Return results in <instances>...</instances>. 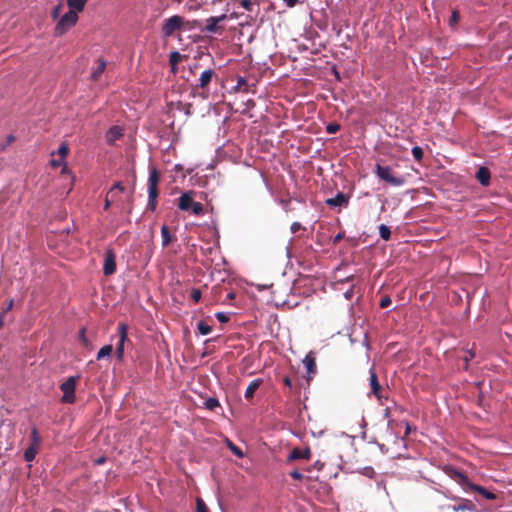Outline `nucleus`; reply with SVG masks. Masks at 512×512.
Wrapping results in <instances>:
<instances>
[{
    "label": "nucleus",
    "instance_id": "53",
    "mask_svg": "<svg viewBox=\"0 0 512 512\" xmlns=\"http://www.w3.org/2000/svg\"><path fill=\"white\" fill-rule=\"evenodd\" d=\"M12 307H13V300L11 299L8 302L7 307L5 308V310L2 313H4V315H5L8 311H10L12 309Z\"/></svg>",
    "mask_w": 512,
    "mask_h": 512
},
{
    "label": "nucleus",
    "instance_id": "41",
    "mask_svg": "<svg viewBox=\"0 0 512 512\" xmlns=\"http://www.w3.org/2000/svg\"><path fill=\"white\" fill-rule=\"evenodd\" d=\"M191 299L197 303L201 300V297H202V293L200 291V289H193L191 291V295H190Z\"/></svg>",
    "mask_w": 512,
    "mask_h": 512
},
{
    "label": "nucleus",
    "instance_id": "27",
    "mask_svg": "<svg viewBox=\"0 0 512 512\" xmlns=\"http://www.w3.org/2000/svg\"><path fill=\"white\" fill-rule=\"evenodd\" d=\"M240 5L248 12H253L255 8L258 9L259 3L257 0H238Z\"/></svg>",
    "mask_w": 512,
    "mask_h": 512
},
{
    "label": "nucleus",
    "instance_id": "34",
    "mask_svg": "<svg viewBox=\"0 0 512 512\" xmlns=\"http://www.w3.org/2000/svg\"><path fill=\"white\" fill-rule=\"evenodd\" d=\"M115 190H119L120 192L125 191V187L121 182H116L111 189L108 191V195L111 196V198H115Z\"/></svg>",
    "mask_w": 512,
    "mask_h": 512
},
{
    "label": "nucleus",
    "instance_id": "5",
    "mask_svg": "<svg viewBox=\"0 0 512 512\" xmlns=\"http://www.w3.org/2000/svg\"><path fill=\"white\" fill-rule=\"evenodd\" d=\"M78 21V13L74 10H69L58 21L55 27V35L61 36L65 34L70 28L75 26Z\"/></svg>",
    "mask_w": 512,
    "mask_h": 512
},
{
    "label": "nucleus",
    "instance_id": "39",
    "mask_svg": "<svg viewBox=\"0 0 512 512\" xmlns=\"http://www.w3.org/2000/svg\"><path fill=\"white\" fill-rule=\"evenodd\" d=\"M196 508H197V512H208V508H207L205 502L201 498H197Z\"/></svg>",
    "mask_w": 512,
    "mask_h": 512
},
{
    "label": "nucleus",
    "instance_id": "58",
    "mask_svg": "<svg viewBox=\"0 0 512 512\" xmlns=\"http://www.w3.org/2000/svg\"><path fill=\"white\" fill-rule=\"evenodd\" d=\"M389 416H390V409H389V408H386V409L384 410V417H385V418H389Z\"/></svg>",
    "mask_w": 512,
    "mask_h": 512
},
{
    "label": "nucleus",
    "instance_id": "46",
    "mask_svg": "<svg viewBox=\"0 0 512 512\" xmlns=\"http://www.w3.org/2000/svg\"><path fill=\"white\" fill-rule=\"evenodd\" d=\"M290 476L295 479V480H302L303 479V474H301L298 470H293L291 473H290Z\"/></svg>",
    "mask_w": 512,
    "mask_h": 512
},
{
    "label": "nucleus",
    "instance_id": "51",
    "mask_svg": "<svg viewBox=\"0 0 512 512\" xmlns=\"http://www.w3.org/2000/svg\"><path fill=\"white\" fill-rule=\"evenodd\" d=\"M80 339L85 345L87 344L88 340L85 337V328L80 330Z\"/></svg>",
    "mask_w": 512,
    "mask_h": 512
},
{
    "label": "nucleus",
    "instance_id": "49",
    "mask_svg": "<svg viewBox=\"0 0 512 512\" xmlns=\"http://www.w3.org/2000/svg\"><path fill=\"white\" fill-rule=\"evenodd\" d=\"M344 236H345L344 232L338 233L336 236H334V238L332 240L333 244L339 243L344 238Z\"/></svg>",
    "mask_w": 512,
    "mask_h": 512
},
{
    "label": "nucleus",
    "instance_id": "31",
    "mask_svg": "<svg viewBox=\"0 0 512 512\" xmlns=\"http://www.w3.org/2000/svg\"><path fill=\"white\" fill-rule=\"evenodd\" d=\"M197 328H198V331L200 332V334H202V335H207L212 331V327L210 325H208L205 321H200L197 324Z\"/></svg>",
    "mask_w": 512,
    "mask_h": 512
},
{
    "label": "nucleus",
    "instance_id": "50",
    "mask_svg": "<svg viewBox=\"0 0 512 512\" xmlns=\"http://www.w3.org/2000/svg\"><path fill=\"white\" fill-rule=\"evenodd\" d=\"M282 381H283V384H284L286 387H288V388L292 389V380L290 379V377H289V376H284V377H283V379H282Z\"/></svg>",
    "mask_w": 512,
    "mask_h": 512
},
{
    "label": "nucleus",
    "instance_id": "2",
    "mask_svg": "<svg viewBox=\"0 0 512 512\" xmlns=\"http://www.w3.org/2000/svg\"><path fill=\"white\" fill-rule=\"evenodd\" d=\"M375 174L380 180L390 184L391 186H401L405 182L404 177L394 175L393 170L390 166L376 164Z\"/></svg>",
    "mask_w": 512,
    "mask_h": 512
},
{
    "label": "nucleus",
    "instance_id": "55",
    "mask_svg": "<svg viewBox=\"0 0 512 512\" xmlns=\"http://www.w3.org/2000/svg\"><path fill=\"white\" fill-rule=\"evenodd\" d=\"M106 461V458L105 457H100L98 459L95 460V464L97 465H101V464H104Z\"/></svg>",
    "mask_w": 512,
    "mask_h": 512
},
{
    "label": "nucleus",
    "instance_id": "6",
    "mask_svg": "<svg viewBox=\"0 0 512 512\" xmlns=\"http://www.w3.org/2000/svg\"><path fill=\"white\" fill-rule=\"evenodd\" d=\"M369 385L371 388V394H373L380 404L383 405L382 400L387 399V396L384 395V389L379 383L377 374L372 369L370 370Z\"/></svg>",
    "mask_w": 512,
    "mask_h": 512
},
{
    "label": "nucleus",
    "instance_id": "22",
    "mask_svg": "<svg viewBox=\"0 0 512 512\" xmlns=\"http://www.w3.org/2000/svg\"><path fill=\"white\" fill-rule=\"evenodd\" d=\"M106 69V61L103 59H98L97 66L93 69L91 78L92 80L96 81L100 77V75L105 71Z\"/></svg>",
    "mask_w": 512,
    "mask_h": 512
},
{
    "label": "nucleus",
    "instance_id": "44",
    "mask_svg": "<svg viewBox=\"0 0 512 512\" xmlns=\"http://www.w3.org/2000/svg\"><path fill=\"white\" fill-rule=\"evenodd\" d=\"M391 304V298L389 296H385L380 301L381 308H387Z\"/></svg>",
    "mask_w": 512,
    "mask_h": 512
},
{
    "label": "nucleus",
    "instance_id": "56",
    "mask_svg": "<svg viewBox=\"0 0 512 512\" xmlns=\"http://www.w3.org/2000/svg\"><path fill=\"white\" fill-rule=\"evenodd\" d=\"M14 140H15L14 136H13V135H9V136L7 137V144H8V145H9V144H11Z\"/></svg>",
    "mask_w": 512,
    "mask_h": 512
},
{
    "label": "nucleus",
    "instance_id": "62",
    "mask_svg": "<svg viewBox=\"0 0 512 512\" xmlns=\"http://www.w3.org/2000/svg\"><path fill=\"white\" fill-rule=\"evenodd\" d=\"M410 432V425L409 423L406 422V431H405V434L408 435Z\"/></svg>",
    "mask_w": 512,
    "mask_h": 512
},
{
    "label": "nucleus",
    "instance_id": "18",
    "mask_svg": "<svg viewBox=\"0 0 512 512\" xmlns=\"http://www.w3.org/2000/svg\"><path fill=\"white\" fill-rule=\"evenodd\" d=\"M161 238L163 247H167L170 243L176 241V236L170 233L169 227L166 225L161 227Z\"/></svg>",
    "mask_w": 512,
    "mask_h": 512
},
{
    "label": "nucleus",
    "instance_id": "13",
    "mask_svg": "<svg viewBox=\"0 0 512 512\" xmlns=\"http://www.w3.org/2000/svg\"><path fill=\"white\" fill-rule=\"evenodd\" d=\"M255 84H248L247 80L242 77V76H238L237 77V84L235 85V87L233 88V90L235 92H243V93H255L256 90H255Z\"/></svg>",
    "mask_w": 512,
    "mask_h": 512
},
{
    "label": "nucleus",
    "instance_id": "19",
    "mask_svg": "<svg viewBox=\"0 0 512 512\" xmlns=\"http://www.w3.org/2000/svg\"><path fill=\"white\" fill-rule=\"evenodd\" d=\"M469 487H470V489L472 491L481 494L483 497H485L488 500H495L496 499V495L494 493L488 491L486 488H484L482 486L470 483Z\"/></svg>",
    "mask_w": 512,
    "mask_h": 512
},
{
    "label": "nucleus",
    "instance_id": "52",
    "mask_svg": "<svg viewBox=\"0 0 512 512\" xmlns=\"http://www.w3.org/2000/svg\"><path fill=\"white\" fill-rule=\"evenodd\" d=\"M298 1L299 0H284L288 7H294L298 3Z\"/></svg>",
    "mask_w": 512,
    "mask_h": 512
},
{
    "label": "nucleus",
    "instance_id": "43",
    "mask_svg": "<svg viewBox=\"0 0 512 512\" xmlns=\"http://www.w3.org/2000/svg\"><path fill=\"white\" fill-rule=\"evenodd\" d=\"M474 357L475 354L471 350L465 352V356L463 357V360L465 361V369L468 368V362L472 360Z\"/></svg>",
    "mask_w": 512,
    "mask_h": 512
},
{
    "label": "nucleus",
    "instance_id": "29",
    "mask_svg": "<svg viewBox=\"0 0 512 512\" xmlns=\"http://www.w3.org/2000/svg\"><path fill=\"white\" fill-rule=\"evenodd\" d=\"M112 351H113L112 345L103 346L97 353V360H100L106 356L111 355Z\"/></svg>",
    "mask_w": 512,
    "mask_h": 512
},
{
    "label": "nucleus",
    "instance_id": "32",
    "mask_svg": "<svg viewBox=\"0 0 512 512\" xmlns=\"http://www.w3.org/2000/svg\"><path fill=\"white\" fill-rule=\"evenodd\" d=\"M412 155L416 161H418V162L422 161L423 156H424L423 149L420 146H414L412 148Z\"/></svg>",
    "mask_w": 512,
    "mask_h": 512
},
{
    "label": "nucleus",
    "instance_id": "7",
    "mask_svg": "<svg viewBox=\"0 0 512 512\" xmlns=\"http://www.w3.org/2000/svg\"><path fill=\"white\" fill-rule=\"evenodd\" d=\"M119 333V342L116 347V354L119 360H122L124 354V345L128 341V326L125 323H119L117 327Z\"/></svg>",
    "mask_w": 512,
    "mask_h": 512
},
{
    "label": "nucleus",
    "instance_id": "36",
    "mask_svg": "<svg viewBox=\"0 0 512 512\" xmlns=\"http://www.w3.org/2000/svg\"><path fill=\"white\" fill-rule=\"evenodd\" d=\"M69 153V147L66 143H62L58 150H57V154L60 156V158L64 159Z\"/></svg>",
    "mask_w": 512,
    "mask_h": 512
},
{
    "label": "nucleus",
    "instance_id": "64",
    "mask_svg": "<svg viewBox=\"0 0 512 512\" xmlns=\"http://www.w3.org/2000/svg\"><path fill=\"white\" fill-rule=\"evenodd\" d=\"M459 476H460L462 479H464V480H466V479H467V478H466V476H464L463 474H459Z\"/></svg>",
    "mask_w": 512,
    "mask_h": 512
},
{
    "label": "nucleus",
    "instance_id": "8",
    "mask_svg": "<svg viewBox=\"0 0 512 512\" xmlns=\"http://www.w3.org/2000/svg\"><path fill=\"white\" fill-rule=\"evenodd\" d=\"M103 272L106 276H110L116 272V256L112 249L106 250Z\"/></svg>",
    "mask_w": 512,
    "mask_h": 512
},
{
    "label": "nucleus",
    "instance_id": "35",
    "mask_svg": "<svg viewBox=\"0 0 512 512\" xmlns=\"http://www.w3.org/2000/svg\"><path fill=\"white\" fill-rule=\"evenodd\" d=\"M341 126L340 124L336 122H331L326 126V132L328 134H335L340 130Z\"/></svg>",
    "mask_w": 512,
    "mask_h": 512
},
{
    "label": "nucleus",
    "instance_id": "3",
    "mask_svg": "<svg viewBox=\"0 0 512 512\" xmlns=\"http://www.w3.org/2000/svg\"><path fill=\"white\" fill-rule=\"evenodd\" d=\"M185 19L179 15H173L164 20L161 28V32L164 38H169L174 35L175 32L184 29Z\"/></svg>",
    "mask_w": 512,
    "mask_h": 512
},
{
    "label": "nucleus",
    "instance_id": "61",
    "mask_svg": "<svg viewBox=\"0 0 512 512\" xmlns=\"http://www.w3.org/2000/svg\"><path fill=\"white\" fill-rule=\"evenodd\" d=\"M62 166H63V168H62V173H67V172H68V167H67V165L64 163Z\"/></svg>",
    "mask_w": 512,
    "mask_h": 512
},
{
    "label": "nucleus",
    "instance_id": "42",
    "mask_svg": "<svg viewBox=\"0 0 512 512\" xmlns=\"http://www.w3.org/2000/svg\"><path fill=\"white\" fill-rule=\"evenodd\" d=\"M62 8L63 6L61 3L56 5L51 12V17L53 19H57L59 17L60 12L62 11Z\"/></svg>",
    "mask_w": 512,
    "mask_h": 512
},
{
    "label": "nucleus",
    "instance_id": "10",
    "mask_svg": "<svg viewBox=\"0 0 512 512\" xmlns=\"http://www.w3.org/2000/svg\"><path fill=\"white\" fill-rule=\"evenodd\" d=\"M160 181V174L156 168H152L149 173L148 178V193H151V196H155V192H158V184Z\"/></svg>",
    "mask_w": 512,
    "mask_h": 512
},
{
    "label": "nucleus",
    "instance_id": "23",
    "mask_svg": "<svg viewBox=\"0 0 512 512\" xmlns=\"http://www.w3.org/2000/svg\"><path fill=\"white\" fill-rule=\"evenodd\" d=\"M303 363L309 374H314L316 372V361L311 354L305 356Z\"/></svg>",
    "mask_w": 512,
    "mask_h": 512
},
{
    "label": "nucleus",
    "instance_id": "48",
    "mask_svg": "<svg viewBox=\"0 0 512 512\" xmlns=\"http://www.w3.org/2000/svg\"><path fill=\"white\" fill-rule=\"evenodd\" d=\"M113 200H114V198H111L110 195H108V194L106 195L105 204H104V209L105 210H108L110 208L111 203H112Z\"/></svg>",
    "mask_w": 512,
    "mask_h": 512
},
{
    "label": "nucleus",
    "instance_id": "38",
    "mask_svg": "<svg viewBox=\"0 0 512 512\" xmlns=\"http://www.w3.org/2000/svg\"><path fill=\"white\" fill-rule=\"evenodd\" d=\"M158 197V192H155V196H151V193H148V207L154 211L156 209V199Z\"/></svg>",
    "mask_w": 512,
    "mask_h": 512
},
{
    "label": "nucleus",
    "instance_id": "9",
    "mask_svg": "<svg viewBox=\"0 0 512 512\" xmlns=\"http://www.w3.org/2000/svg\"><path fill=\"white\" fill-rule=\"evenodd\" d=\"M227 19L226 14H222L220 16H212L206 20L205 31L208 33H218L221 32V27L218 24Z\"/></svg>",
    "mask_w": 512,
    "mask_h": 512
},
{
    "label": "nucleus",
    "instance_id": "16",
    "mask_svg": "<svg viewBox=\"0 0 512 512\" xmlns=\"http://www.w3.org/2000/svg\"><path fill=\"white\" fill-rule=\"evenodd\" d=\"M491 173L487 167H480L476 173V179L483 186H488L490 184Z\"/></svg>",
    "mask_w": 512,
    "mask_h": 512
},
{
    "label": "nucleus",
    "instance_id": "24",
    "mask_svg": "<svg viewBox=\"0 0 512 512\" xmlns=\"http://www.w3.org/2000/svg\"><path fill=\"white\" fill-rule=\"evenodd\" d=\"M183 55L178 51H173L169 55V63L173 72L176 70V66L183 60Z\"/></svg>",
    "mask_w": 512,
    "mask_h": 512
},
{
    "label": "nucleus",
    "instance_id": "4",
    "mask_svg": "<svg viewBox=\"0 0 512 512\" xmlns=\"http://www.w3.org/2000/svg\"><path fill=\"white\" fill-rule=\"evenodd\" d=\"M79 377L70 376L65 382L60 385V389L63 392L61 402L65 404H73L76 401V385Z\"/></svg>",
    "mask_w": 512,
    "mask_h": 512
},
{
    "label": "nucleus",
    "instance_id": "25",
    "mask_svg": "<svg viewBox=\"0 0 512 512\" xmlns=\"http://www.w3.org/2000/svg\"><path fill=\"white\" fill-rule=\"evenodd\" d=\"M42 438L36 427H32L30 434V445L40 449Z\"/></svg>",
    "mask_w": 512,
    "mask_h": 512
},
{
    "label": "nucleus",
    "instance_id": "1",
    "mask_svg": "<svg viewBox=\"0 0 512 512\" xmlns=\"http://www.w3.org/2000/svg\"><path fill=\"white\" fill-rule=\"evenodd\" d=\"M193 192L188 191L182 193V195L178 199V208L182 211H188L191 209L192 213L196 216H200L204 214V207L202 203L195 202L193 200Z\"/></svg>",
    "mask_w": 512,
    "mask_h": 512
},
{
    "label": "nucleus",
    "instance_id": "15",
    "mask_svg": "<svg viewBox=\"0 0 512 512\" xmlns=\"http://www.w3.org/2000/svg\"><path fill=\"white\" fill-rule=\"evenodd\" d=\"M215 75V71L211 68L204 70L200 75L199 84L197 86L201 89L208 88Z\"/></svg>",
    "mask_w": 512,
    "mask_h": 512
},
{
    "label": "nucleus",
    "instance_id": "12",
    "mask_svg": "<svg viewBox=\"0 0 512 512\" xmlns=\"http://www.w3.org/2000/svg\"><path fill=\"white\" fill-rule=\"evenodd\" d=\"M311 458V450L306 447L305 449H300V448H294L288 458H287V461L288 462H291V461H295V460H299V459H304V460H309Z\"/></svg>",
    "mask_w": 512,
    "mask_h": 512
},
{
    "label": "nucleus",
    "instance_id": "59",
    "mask_svg": "<svg viewBox=\"0 0 512 512\" xmlns=\"http://www.w3.org/2000/svg\"><path fill=\"white\" fill-rule=\"evenodd\" d=\"M352 294H353V293H352V291H347V292L345 293V297H346L347 299H350V298L352 297Z\"/></svg>",
    "mask_w": 512,
    "mask_h": 512
},
{
    "label": "nucleus",
    "instance_id": "54",
    "mask_svg": "<svg viewBox=\"0 0 512 512\" xmlns=\"http://www.w3.org/2000/svg\"><path fill=\"white\" fill-rule=\"evenodd\" d=\"M235 297H236V293H235V292H233V291H231V292H229V293L227 294V296H226V300L232 301L233 299H235Z\"/></svg>",
    "mask_w": 512,
    "mask_h": 512
},
{
    "label": "nucleus",
    "instance_id": "20",
    "mask_svg": "<svg viewBox=\"0 0 512 512\" xmlns=\"http://www.w3.org/2000/svg\"><path fill=\"white\" fill-rule=\"evenodd\" d=\"M451 508L455 512H458V511H473L475 509V505L470 500L462 499L459 504L453 505V506H451Z\"/></svg>",
    "mask_w": 512,
    "mask_h": 512
},
{
    "label": "nucleus",
    "instance_id": "21",
    "mask_svg": "<svg viewBox=\"0 0 512 512\" xmlns=\"http://www.w3.org/2000/svg\"><path fill=\"white\" fill-rule=\"evenodd\" d=\"M87 2L88 0H67V5L69 10H74L76 13H78L84 10Z\"/></svg>",
    "mask_w": 512,
    "mask_h": 512
},
{
    "label": "nucleus",
    "instance_id": "45",
    "mask_svg": "<svg viewBox=\"0 0 512 512\" xmlns=\"http://www.w3.org/2000/svg\"><path fill=\"white\" fill-rule=\"evenodd\" d=\"M301 228H302V225L299 222H293L290 227V230L294 234V233L298 232Z\"/></svg>",
    "mask_w": 512,
    "mask_h": 512
},
{
    "label": "nucleus",
    "instance_id": "17",
    "mask_svg": "<svg viewBox=\"0 0 512 512\" xmlns=\"http://www.w3.org/2000/svg\"><path fill=\"white\" fill-rule=\"evenodd\" d=\"M263 384V380L258 378L251 381L246 388L244 397L246 400H251L254 397L255 391Z\"/></svg>",
    "mask_w": 512,
    "mask_h": 512
},
{
    "label": "nucleus",
    "instance_id": "60",
    "mask_svg": "<svg viewBox=\"0 0 512 512\" xmlns=\"http://www.w3.org/2000/svg\"><path fill=\"white\" fill-rule=\"evenodd\" d=\"M314 466L317 468V469H321L322 468V464L319 462V461H316Z\"/></svg>",
    "mask_w": 512,
    "mask_h": 512
},
{
    "label": "nucleus",
    "instance_id": "47",
    "mask_svg": "<svg viewBox=\"0 0 512 512\" xmlns=\"http://www.w3.org/2000/svg\"><path fill=\"white\" fill-rule=\"evenodd\" d=\"M63 164H64V159H62V158L51 160V166H53V167H60Z\"/></svg>",
    "mask_w": 512,
    "mask_h": 512
},
{
    "label": "nucleus",
    "instance_id": "11",
    "mask_svg": "<svg viewBox=\"0 0 512 512\" xmlns=\"http://www.w3.org/2000/svg\"><path fill=\"white\" fill-rule=\"evenodd\" d=\"M325 203L329 207H346L349 204V197L339 192L335 197L326 199Z\"/></svg>",
    "mask_w": 512,
    "mask_h": 512
},
{
    "label": "nucleus",
    "instance_id": "26",
    "mask_svg": "<svg viewBox=\"0 0 512 512\" xmlns=\"http://www.w3.org/2000/svg\"><path fill=\"white\" fill-rule=\"evenodd\" d=\"M39 452V448L29 445L24 451V459L27 462H31L35 459L36 455Z\"/></svg>",
    "mask_w": 512,
    "mask_h": 512
},
{
    "label": "nucleus",
    "instance_id": "57",
    "mask_svg": "<svg viewBox=\"0 0 512 512\" xmlns=\"http://www.w3.org/2000/svg\"><path fill=\"white\" fill-rule=\"evenodd\" d=\"M4 325V313H1L0 314V329L3 327Z\"/></svg>",
    "mask_w": 512,
    "mask_h": 512
},
{
    "label": "nucleus",
    "instance_id": "40",
    "mask_svg": "<svg viewBox=\"0 0 512 512\" xmlns=\"http://www.w3.org/2000/svg\"><path fill=\"white\" fill-rule=\"evenodd\" d=\"M215 317L220 323H227L230 320L229 315L224 312H217Z\"/></svg>",
    "mask_w": 512,
    "mask_h": 512
},
{
    "label": "nucleus",
    "instance_id": "28",
    "mask_svg": "<svg viewBox=\"0 0 512 512\" xmlns=\"http://www.w3.org/2000/svg\"><path fill=\"white\" fill-rule=\"evenodd\" d=\"M379 234L383 240L388 241L391 237V230L387 225L381 224L379 226Z\"/></svg>",
    "mask_w": 512,
    "mask_h": 512
},
{
    "label": "nucleus",
    "instance_id": "63",
    "mask_svg": "<svg viewBox=\"0 0 512 512\" xmlns=\"http://www.w3.org/2000/svg\"><path fill=\"white\" fill-rule=\"evenodd\" d=\"M190 107H191V104H188V105H187V111H186V114H190V111H189Z\"/></svg>",
    "mask_w": 512,
    "mask_h": 512
},
{
    "label": "nucleus",
    "instance_id": "30",
    "mask_svg": "<svg viewBox=\"0 0 512 512\" xmlns=\"http://www.w3.org/2000/svg\"><path fill=\"white\" fill-rule=\"evenodd\" d=\"M227 446L235 456L239 458H242L244 456L242 450L238 446H236L232 441L227 440Z\"/></svg>",
    "mask_w": 512,
    "mask_h": 512
},
{
    "label": "nucleus",
    "instance_id": "37",
    "mask_svg": "<svg viewBox=\"0 0 512 512\" xmlns=\"http://www.w3.org/2000/svg\"><path fill=\"white\" fill-rule=\"evenodd\" d=\"M219 406V401L216 398H208L205 401V407L209 410H214Z\"/></svg>",
    "mask_w": 512,
    "mask_h": 512
},
{
    "label": "nucleus",
    "instance_id": "14",
    "mask_svg": "<svg viewBox=\"0 0 512 512\" xmlns=\"http://www.w3.org/2000/svg\"><path fill=\"white\" fill-rule=\"evenodd\" d=\"M123 136V129L119 126H112L106 133V141L109 145H113Z\"/></svg>",
    "mask_w": 512,
    "mask_h": 512
},
{
    "label": "nucleus",
    "instance_id": "33",
    "mask_svg": "<svg viewBox=\"0 0 512 512\" xmlns=\"http://www.w3.org/2000/svg\"><path fill=\"white\" fill-rule=\"evenodd\" d=\"M460 20V14L457 10H453L449 18V25L454 28Z\"/></svg>",
    "mask_w": 512,
    "mask_h": 512
}]
</instances>
